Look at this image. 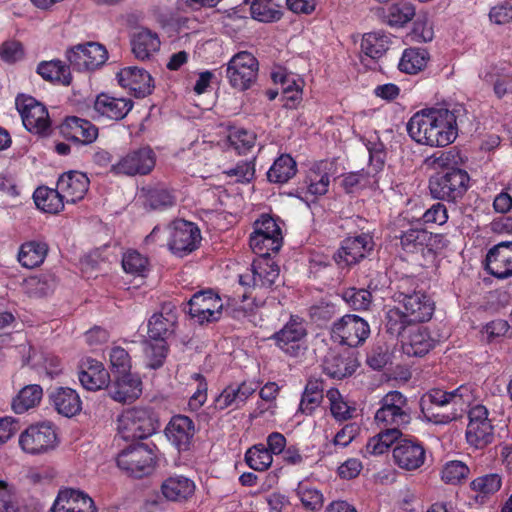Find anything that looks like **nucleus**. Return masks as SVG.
I'll use <instances>...</instances> for the list:
<instances>
[{
	"mask_svg": "<svg viewBox=\"0 0 512 512\" xmlns=\"http://www.w3.org/2000/svg\"><path fill=\"white\" fill-rule=\"evenodd\" d=\"M460 109L428 108L416 112L408 121V135L416 143L430 147H445L458 135L457 118Z\"/></svg>",
	"mask_w": 512,
	"mask_h": 512,
	"instance_id": "nucleus-1",
	"label": "nucleus"
},
{
	"mask_svg": "<svg viewBox=\"0 0 512 512\" xmlns=\"http://www.w3.org/2000/svg\"><path fill=\"white\" fill-rule=\"evenodd\" d=\"M476 400V389L464 384L452 391L433 388L420 398V410L426 421L446 425L460 419Z\"/></svg>",
	"mask_w": 512,
	"mask_h": 512,
	"instance_id": "nucleus-2",
	"label": "nucleus"
},
{
	"mask_svg": "<svg viewBox=\"0 0 512 512\" xmlns=\"http://www.w3.org/2000/svg\"><path fill=\"white\" fill-rule=\"evenodd\" d=\"M394 300L401 307L390 308L386 313L385 328L389 334H400L409 325L429 321L434 313V302L420 291L397 292Z\"/></svg>",
	"mask_w": 512,
	"mask_h": 512,
	"instance_id": "nucleus-3",
	"label": "nucleus"
},
{
	"mask_svg": "<svg viewBox=\"0 0 512 512\" xmlns=\"http://www.w3.org/2000/svg\"><path fill=\"white\" fill-rule=\"evenodd\" d=\"M470 176L464 169L438 171L429 179L433 198L448 202L461 199L468 190Z\"/></svg>",
	"mask_w": 512,
	"mask_h": 512,
	"instance_id": "nucleus-4",
	"label": "nucleus"
},
{
	"mask_svg": "<svg viewBox=\"0 0 512 512\" xmlns=\"http://www.w3.org/2000/svg\"><path fill=\"white\" fill-rule=\"evenodd\" d=\"M379 405L374 415V423L377 427L401 429L410 423L411 412L408 399L400 391H389L381 398Z\"/></svg>",
	"mask_w": 512,
	"mask_h": 512,
	"instance_id": "nucleus-5",
	"label": "nucleus"
},
{
	"mask_svg": "<svg viewBox=\"0 0 512 512\" xmlns=\"http://www.w3.org/2000/svg\"><path fill=\"white\" fill-rule=\"evenodd\" d=\"M157 428L149 408L133 407L124 410L118 417V433L126 441L147 438Z\"/></svg>",
	"mask_w": 512,
	"mask_h": 512,
	"instance_id": "nucleus-6",
	"label": "nucleus"
},
{
	"mask_svg": "<svg viewBox=\"0 0 512 512\" xmlns=\"http://www.w3.org/2000/svg\"><path fill=\"white\" fill-rule=\"evenodd\" d=\"M249 244L252 251L259 256L277 253L283 244L282 231L276 220L264 214L254 223Z\"/></svg>",
	"mask_w": 512,
	"mask_h": 512,
	"instance_id": "nucleus-7",
	"label": "nucleus"
},
{
	"mask_svg": "<svg viewBox=\"0 0 512 512\" xmlns=\"http://www.w3.org/2000/svg\"><path fill=\"white\" fill-rule=\"evenodd\" d=\"M21 449L30 455L48 453L56 448L58 436L51 422H40L30 425L19 436Z\"/></svg>",
	"mask_w": 512,
	"mask_h": 512,
	"instance_id": "nucleus-8",
	"label": "nucleus"
},
{
	"mask_svg": "<svg viewBox=\"0 0 512 512\" xmlns=\"http://www.w3.org/2000/svg\"><path fill=\"white\" fill-rule=\"evenodd\" d=\"M258 60L248 51L235 54L227 64L226 75L230 85L239 91L249 89L256 81Z\"/></svg>",
	"mask_w": 512,
	"mask_h": 512,
	"instance_id": "nucleus-9",
	"label": "nucleus"
},
{
	"mask_svg": "<svg viewBox=\"0 0 512 512\" xmlns=\"http://www.w3.org/2000/svg\"><path fill=\"white\" fill-rule=\"evenodd\" d=\"M25 128L37 135H48L51 120L47 108L31 96L19 95L15 101Z\"/></svg>",
	"mask_w": 512,
	"mask_h": 512,
	"instance_id": "nucleus-10",
	"label": "nucleus"
},
{
	"mask_svg": "<svg viewBox=\"0 0 512 512\" xmlns=\"http://www.w3.org/2000/svg\"><path fill=\"white\" fill-rule=\"evenodd\" d=\"M488 416V409L483 405H475L468 411L466 441L476 449H483L494 439V427Z\"/></svg>",
	"mask_w": 512,
	"mask_h": 512,
	"instance_id": "nucleus-11",
	"label": "nucleus"
},
{
	"mask_svg": "<svg viewBox=\"0 0 512 512\" xmlns=\"http://www.w3.org/2000/svg\"><path fill=\"white\" fill-rule=\"evenodd\" d=\"M66 58L76 71H94L107 61L108 52L98 42H87L69 48L66 51Z\"/></svg>",
	"mask_w": 512,
	"mask_h": 512,
	"instance_id": "nucleus-12",
	"label": "nucleus"
},
{
	"mask_svg": "<svg viewBox=\"0 0 512 512\" xmlns=\"http://www.w3.org/2000/svg\"><path fill=\"white\" fill-rule=\"evenodd\" d=\"M369 324L361 317L347 314L334 322L331 335L332 338L342 345L357 347L369 336Z\"/></svg>",
	"mask_w": 512,
	"mask_h": 512,
	"instance_id": "nucleus-13",
	"label": "nucleus"
},
{
	"mask_svg": "<svg viewBox=\"0 0 512 512\" xmlns=\"http://www.w3.org/2000/svg\"><path fill=\"white\" fill-rule=\"evenodd\" d=\"M155 164L156 155L150 147L146 146L129 151L112 165L111 171L127 176L147 175L153 170Z\"/></svg>",
	"mask_w": 512,
	"mask_h": 512,
	"instance_id": "nucleus-14",
	"label": "nucleus"
},
{
	"mask_svg": "<svg viewBox=\"0 0 512 512\" xmlns=\"http://www.w3.org/2000/svg\"><path fill=\"white\" fill-rule=\"evenodd\" d=\"M153 462L152 450L143 443H137L124 449L117 457L118 467L137 478L148 474Z\"/></svg>",
	"mask_w": 512,
	"mask_h": 512,
	"instance_id": "nucleus-15",
	"label": "nucleus"
},
{
	"mask_svg": "<svg viewBox=\"0 0 512 512\" xmlns=\"http://www.w3.org/2000/svg\"><path fill=\"white\" fill-rule=\"evenodd\" d=\"M189 315L200 325L220 318L223 303L212 290L199 291L189 300Z\"/></svg>",
	"mask_w": 512,
	"mask_h": 512,
	"instance_id": "nucleus-16",
	"label": "nucleus"
},
{
	"mask_svg": "<svg viewBox=\"0 0 512 512\" xmlns=\"http://www.w3.org/2000/svg\"><path fill=\"white\" fill-rule=\"evenodd\" d=\"M373 246V238L369 234L347 237L333 258L339 267H349L364 259L372 251Z\"/></svg>",
	"mask_w": 512,
	"mask_h": 512,
	"instance_id": "nucleus-17",
	"label": "nucleus"
},
{
	"mask_svg": "<svg viewBox=\"0 0 512 512\" xmlns=\"http://www.w3.org/2000/svg\"><path fill=\"white\" fill-rule=\"evenodd\" d=\"M201 241L200 230L192 222L175 221L171 227L169 249L180 257L197 249Z\"/></svg>",
	"mask_w": 512,
	"mask_h": 512,
	"instance_id": "nucleus-18",
	"label": "nucleus"
},
{
	"mask_svg": "<svg viewBox=\"0 0 512 512\" xmlns=\"http://www.w3.org/2000/svg\"><path fill=\"white\" fill-rule=\"evenodd\" d=\"M400 339L403 352L408 356L422 357L435 344L426 328L419 324L409 325L400 334H391Z\"/></svg>",
	"mask_w": 512,
	"mask_h": 512,
	"instance_id": "nucleus-19",
	"label": "nucleus"
},
{
	"mask_svg": "<svg viewBox=\"0 0 512 512\" xmlns=\"http://www.w3.org/2000/svg\"><path fill=\"white\" fill-rule=\"evenodd\" d=\"M178 323L177 307L172 302H165L158 313L148 321V335L151 340L165 341L175 331Z\"/></svg>",
	"mask_w": 512,
	"mask_h": 512,
	"instance_id": "nucleus-20",
	"label": "nucleus"
},
{
	"mask_svg": "<svg viewBox=\"0 0 512 512\" xmlns=\"http://www.w3.org/2000/svg\"><path fill=\"white\" fill-rule=\"evenodd\" d=\"M117 80L122 88L128 89L136 98H144L150 95L154 89L150 73L137 66L122 68L117 73Z\"/></svg>",
	"mask_w": 512,
	"mask_h": 512,
	"instance_id": "nucleus-21",
	"label": "nucleus"
},
{
	"mask_svg": "<svg viewBox=\"0 0 512 512\" xmlns=\"http://www.w3.org/2000/svg\"><path fill=\"white\" fill-rule=\"evenodd\" d=\"M395 464L406 471L420 468L426 459V451L421 442L413 439L400 440L393 449Z\"/></svg>",
	"mask_w": 512,
	"mask_h": 512,
	"instance_id": "nucleus-22",
	"label": "nucleus"
},
{
	"mask_svg": "<svg viewBox=\"0 0 512 512\" xmlns=\"http://www.w3.org/2000/svg\"><path fill=\"white\" fill-rule=\"evenodd\" d=\"M306 334L303 321L299 317L292 316L281 330L274 333L272 339L286 354L297 356L301 349L300 342Z\"/></svg>",
	"mask_w": 512,
	"mask_h": 512,
	"instance_id": "nucleus-23",
	"label": "nucleus"
},
{
	"mask_svg": "<svg viewBox=\"0 0 512 512\" xmlns=\"http://www.w3.org/2000/svg\"><path fill=\"white\" fill-rule=\"evenodd\" d=\"M133 106L134 102L130 98L100 93L96 96L93 109L98 117L119 121L128 115Z\"/></svg>",
	"mask_w": 512,
	"mask_h": 512,
	"instance_id": "nucleus-24",
	"label": "nucleus"
},
{
	"mask_svg": "<svg viewBox=\"0 0 512 512\" xmlns=\"http://www.w3.org/2000/svg\"><path fill=\"white\" fill-rule=\"evenodd\" d=\"M78 379L84 389L98 391L108 386L110 375L100 361L87 357L79 364Z\"/></svg>",
	"mask_w": 512,
	"mask_h": 512,
	"instance_id": "nucleus-25",
	"label": "nucleus"
},
{
	"mask_svg": "<svg viewBox=\"0 0 512 512\" xmlns=\"http://www.w3.org/2000/svg\"><path fill=\"white\" fill-rule=\"evenodd\" d=\"M108 395L119 403H132L142 394V381L138 375L122 373L106 387Z\"/></svg>",
	"mask_w": 512,
	"mask_h": 512,
	"instance_id": "nucleus-26",
	"label": "nucleus"
},
{
	"mask_svg": "<svg viewBox=\"0 0 512 512\" xmlns=\"http://www.w3.org/2000/svg\"><path fill=\"white\" fill-rule=\"evenodd\" d=\"M486 269L499 279L512 276V242H500L488 251Z\"/></svg>",
	"mask_w": 512,
	"mask_h": 512,
	"instance_id": "nucleus-27",
	"label": "nucleus"
},
{
	"mask_svg": "<svg viewBox=\"0 0 512 512\" xmlns=\"http://www.w3.org/2000/svg\"><path fill=\"white\" fill-rule=\"evenodd\" d=\"M59 130L67 140L81 144H90L98 137V128L94 124L76 116L67 117Z\"/></svg>",
	"mask_w": 512,
	"mask_h": 512,
	"instance_id": "nucleus-28",
	"label": "nucleus"
},
{
	"mask_svg": "<svg viewBox=\"0 0 512 512\" xmlns=\"http://www.w3.org/2000/svg\"><path fill=\"white\" fill-rule=\"evenodd\" d=\"M168 440L179 450L189 449L195 435V425L192 419L185 415L173 416L166 429Z\"/></svg>",
	"mask_w": 512,
	"mask_h": 512,
	"instance_id": "nucleus-29",
	"label": "nucleus"
},
{
	"mask_svg": "<svg viewBox=\"0 0 512 512\" xmlns=\"http://www.w3.org/2000/svg\"><path fill=\"white\" fill-rule=\"evenodd\" d=\"M89 183L90 181L86 174L78 171H69L59 177L57 187L67 203H76L86 195Z\"/></svg>",
	"mask_w": 512,
	"mask_h": 512,
	"instance_id": "nucleus-30",
	"label": "nucleus"
},
{
	"mask_svg": "<svg viewBox=\"0 0 512 512\" xmlns=\"http://www.w3.org/2000/svg\"><path fill=\"white\" fill-rule=\"evenodd\" d=\"M51 510L52 512H96L92 498L75 489L60 491Z\"/></svg>",
	"mask_w": 512,
	"mask_h": 512,
	"instance_id": "nucleus-31",
	"label": "nucleus"
},
{
	"mask_svg": "<svg viewBox=\"0 0 512 512\" xmlns=\"http://www.w3.org/2000/svg\"><path fill=\"white\" fill-rule=\"evenodd\" d=\"M49 401L54 409L65 417H72L82 409L78 393L69 387H57L49 393Z\"/></svg>",
	"mask_w": 512,
	"mask_h": 512,
	"instance_id": "nucleus-32",
	"label": "nucleus"
},
{
	"mask_svg": "<svg viewBox=\"0 0 512 512\" xmlns=\"http://www.w3.org/2000/svg\"><path fill=\"white\" fill-rule=\"evenodd\" d=\"M328 163L321 161L315 163L308 170L303 186L300 189L311 196H322L328 192L330 185V175L328 172Z\"/></svg>",
	"mask_w": 512,
	"mask_h": 512,
	"instance_id": "nucleus-33",
	"label": "nucleus"
},
{
	"mask_svg": "<svg viewBox=\"0 0 512 512\" xmlns=\"http://www.w3.org/2000/svg\"><path fill=\"white\" fill-rule=\"evenodd\" d=\"M163 496L170 501H185L195 492V483L182 475L167 478L161 485Z\"/></svg>",
	"mask_w": 512,
	"mask_h": 512,
	"instance_id": "nucleus-34",
	"label": "nucleus"
},
{
	"mask_svg": "<svg viewBox=\"0 0 512 512\" xmlns=\"http://www.w3.org/2000/svg\"><path fill=\"white\" fill-rule=\"evenodd\" d=\"M259 260L252 263L251 267L255 274L256 284L259 288H271L276 285L279 279V266L269 256H260Z\"/></svg>",
	"mask_w": 512,
	"mask_h": 512,
	"instance_id": "nucleus-35",
	"label": "nucleus"
},
{
	"mask_svg": "<svg viewBox=\"0 0 512 512\" xmlns=\"http://www.w3.org/2000/svg\"><path fill=\"white\" fill-rule=\"evenodd\" d=\"M323 372L334 379H343L352 375L355 365L351 359L344 358L335 350H330L323 361Z\"/></svg>",
	"mask_w": 512,
	"mask_h": 512,
	"instance_id": "nucleus-36",
	"label": "nucleus"
},
{
	"mask_svg": "<svg viewBox=\"0 0 512 512\" xmlns=\"http://www.w3.org/2000/svg\"><path fill=\"white\" fill-rule=\"evenodd\" d=\"M48 253V245L43 241H28L21 245L18 260L23 267L35 268L40 266Z\"/></svg>",
	"mask_w": 512,
	"mask_h": 512,
	"instance_id": "nucleus-37",
	"label": "nucleus"
},
{
	"mask_svg": "<svg viewBox=\"0 0 512 512\" xmlns=\"http://www.w3.org/2000/svg\"><path fill=\"white\" fill-rule=\"evenodd\" d=\"M131 45L135 57L140 60H145L159 50L160 40L156 33L144 29L133 36Z\"/></svg>",
	"mask_w": 512,
	"mask_h": 512,
	"instance_id": "nucleus-38",
	"label": "nucleus"
},
{
	"mask_svg": "<svg viewBox=\"0 0 512 512\" xmlns=\"http://www.w3.org/2000/svg\"><path fill=\"white\" fill-rule=\"evenodd\" d=\"M425 164L432 170L450 171L461 169L463 158L455 147L433 153L425 159Z\"/></svg>",
	"mask_w": 512,
	"mask_h": 512,
	"instance_id": "nucleus-39",
	"label": "nucleus"
},
{
	"mask_svg": "<svg viewBox=\"0 0 512 512\" xmlns=\"http://www.w3.org/2000/svg\"><path fill=\"white\" fill-rule=\"evenodd\" d=\"M37 73L47 81L70 85L72 76L70 67L61 60L43 61L37 67Z\"/></svg>",
	"mask_w": 512,
	"mask_h": 512,
	"instance_id": "nucleus-40",
	"label": "nucleus"
},
{
	"mask_svg": "<svg viewBox=\"0 0 512 512\" xmlns=\"http://www.w3.org/2000/svg\"><path fill=\"white\" fill-rule=\"evenodd\" d=\"M144 206L149 210H164L175 204V197L162 186L141 189Z\"/></svg>",
	"mask_w": 512,
	"mask_h": 512,
	"instance_id": "nucleus-41",
	"label": "nucleus"
},
{
	"mask_svg": "<svg viewBox=\"0 0 512 512\" xmlns=\"http://www.w3.org/2000/svg\"><path fill=\"white\" fill-rule=\"evenodd\" d=\"M36 206L44 212L56 214L64 208L65 198L56 189L37 188L33 194Z\"/></svg>",
	"mask_w": 512,
	"mask_h": 512,
	"instance_id": "nucleus-42",
	"label": "nucleus"
},
{
	"mask_svg": "<svg viewBox=\"0 0 512 512\" xmlns=\"http://www.w3.org/2000/svg\"><path fill=\"white\" fill-rule=\"evenodd\" d=\"M43 397L40 385L30 384L23 387L12 401V409L17 414H23L37 406Z\"/></svg>",
	"mask_w": 512,
	"mask_h": 512,
	"instance_id": "nucleus-43",
	"label": "nucleus"
},
{
	"mask_svg": "<svg viewBox=\"0 0 512 512\" xmlns=\"http://www.w3.org/2000/svg\"><path fill=\"white\" fill-rule=\"evenodd\" d=\"M297 172L295 160L288 154L279 156L267 172V178L272 183L288 182Z\"/></svg>",
	"mask_w": 512,
	"mask_h": 512,
	"instance_id": "nucleus-44",
	"label": "nucleus"
},
{
	"mask_svg": "<svg viewBox=\"0 0 512 512\" xmlns=\"http://www.w3.org/2000/svg\"><path fill=\"white\" fill-rule=\"evenodd\" d=\"M429 59L430 55L426 49L407 48L402 54L398 67L404 73L416 74L426 67Z\"/></svg>",
	"mask_w": 512,
	"mask_h": 512,
	"instance_id": "nucleus-45",
	"label": "nucleus"
},
{
	"mask_svg": "<svg viewBox=\"0 0 512 512\" xmlns=\"http://www.w3.org/2000/svg\"><path fill=\"white\" fill-rule=\"evenodd\" d=\"M390 37L384 32H371L363 36L361 49L372 59L383 56L390 46Z\"/></svg>",
	"mask_w": 512,
	"mask_h": 512,
	"instance_id": "nucleus-46",
	"label": "nucleus"
},
{
	"mask_svg": "<svg viewBox=\"0 0 512 512\" xmlns=\"http://www.w3.org/2000/svg\"><path fill=\"white\" fill-rule=\"evenodd\" d=\"M432 239V233L425 229L410 228L400 236L402 248L409 253L422 250Z\"/></svg>",
	"mask_w": 512,
	"mask_h": 512,
	"instance_id": "nucleus-47",
	"label": "nucleus"
},
{
	"mask_svg": "<svg viewBox=\"0 0 512 512\" xmlns=\"http://www.w3.org/2000/svg\"><path fill=\"white\" fill-rule=\"evenodd\" d=\"M375 288L376 285L373 286L372 281H370L367 285V289L351 287L344 290L342 298L353 310H367L372 303L370 289Z\"/></svg>",
	"mask_w": 512,
	"mask_h": 512,
	"instance_id": "nucleus-48",
	"label": "nucleus"
},
{
	"mask_svg": "<svg viewBox=\"0 0 512 512\" xmlns=\"http://www.w3.org/2000/svg\"><path fill=\"white\" fill-rule=\"evenodd\" d=\"M143 352L147 366L152 369H158L164 364L168 353V345L165 341L150 339L143 343Z\"/></svg>",
	"mask_w": 512,
	"mask_h": 512,
	"instance_id": "nucleus-49",
	"label": "nucleus"
},
{
	"mask_svg": "<svg viewBox=\"0 0 512 512\" xmlns=\"http://www.w3.org/2000/svg\"><path fill=\"white\" fill-rule=\"evenodd\" d=\"M245 461L251 469L265 471L271 466L273 457L263 444H257L246 451Z\"/></svg>",
	"mask_w": 512,
	"mask_h": 512,
	"instance_id": "nucleus-50",
	"label": "nucleus"
},
{
	"mask_svg": "<svg viewBox=\"0 0 512 512\" xmlns=\"http://www.w3.org/2000/svg\"><path fill=\"white\" fill-rule=\"evenodd\" d=\"M228 141L235 151L245 154L254 146L256 135L244 128H233L229 131Z\"/></svg>",
	"mask_w": 512,
	"mask_h": 512,
	"instance_id": "nucleus-51",
	"label": "nucleus"
},
{
	"mask_svg": "<svg viewBox=\"0 0 512 512\" xmlns=\"http://www.w3.org/2000/svg\"><path fill=\"white\" fill-rule=\"evenodd\" d=\"M330 402V411L333 417L338 421H345L352 418L355 408L350 407L343 401L337 389H329L326 394Z\"/></svg>",
	"mask_w": 512,
	"mask_h": 512,
	"instance_id": "nucleus-52",
	"label": "nucleus"
},
{
	"mask_svg": "<svg viewBox=\"0 0 512 512\" xmlns=\"http://www.w3.org/2000/svg\"><path fill=\"white\" fill-rule=\"evenodd\" d=\"M502 486V476L498 473H489L475 478L470 487L473 491L483 495L496 493Z\"/></svg>",
	"mask_w": 512,
	"mask_h": 512,
	"instance_id": "nucleus-53",
	"label": "nucleus"
},
{
	"mask_svg": "<svg viewBox=\"0 0 512 512\" xmlns=\"http://www.w3.org/2000/svg\"><path fill=\"white\" fill-rule=\"evenodd\" d=\"M251 16L260 22H273L281 18L282 13L275 8L271 0H263L260 2H252L250 7Z\"/></svg>",
	"mask_w": 512,
	"mask_h": 512,
	"instance_id": "nucleus-54",
	"label": "nucleus"
},
{
	"mask_svg": "<svg viewBox=\"0 0 512 512\" xmlns=\"http://www.w3.org/2000/svg\"><path fill=\"white\" fill-rule=\"evenodd\" d=\"M296 493L306 509L316 511L323 505L322 493L319 490L310 487L307 483H299Z\"/></svg>",
	"mask_w": 512,
	"mask_h": 512,
	"instance_id": "nucleus-55",
	"label": "nucleus"
},
{
	"mask_svg": "<svg viewBox=\"0 0 512 512\" xmlns=\"http://www.w3.org/2000/svg\"><path fill=\"white\" fill-rule=\"evenodd\" d=\"M415 8L410 3H398L389 8L388 21L392 26H403L413 19Z\"/></svg>",
	"mask_w": 512,
	"mask_h": 512,
	"instance_id": "nucleus-56",
	"label": "nucleus"
},
{
	"mask_svg": "<svg viewBox=\"0 0 512 512\" xmlns=\"http://www.w3.org/2000/svg\"><path fill=\"white\" fill-rule=\"evenodd\" d=\"M470 470L461 461H450L445 464L441 472V478L445 483L458 484L467 478Z\"/></svg>",
	"mask_w": 512,
	"mask_h": 512,
	"instance_id": "nucleus-57",
	"label": "nucleus"
},
{
	"mask_svg": "<svg viewBox=\"0 0 512 512\" xmlns=\"http://www.w3.org/2000/svg\"><path fill=\"white\" fill-rule=\"evenodd\" d=\"M148 261L135 250L127 251L122 258V267L125 272L143 276L147 270Z\"/></svg>",
	"mask_w": 512,
	"mask_h": 512,
	"instance_id": "nucleus-58",
	"label": "nucleus"
},
{
	"mask_svg": "<svg viewBox=\"0 0 512 512\" xmlns=\"http://www.w3.org/2000/svg\"><path fill=\"white\" fill-rule=\"evenodd\" d=\"M20 507L12 485L0 480V512H19Z\"/></svg>",
	"mask_w": 512,
	"mask_h": 512,
	"instance_id": "nucleus-59",
	"label": "nucleus"
},
{
	"mask_svg": "<svg viewBox=\"0 0 512 512\" xmlns=\"http://www.w3.org/2000/svg\"><path fill=\"white\" fill-rule=\"evenodd\" d=\"M109 358L112 368L116 369L119 374L130 373L131 359L124 348L120 346L111 348Z\"/></svg>",
	"mask_w": 512,
	"mask_h": 512,
	"instance_id": "nucleus-60",
	"label": "nucleus"
},
{
	"mask_svg": "<svg viewBox=\"0 0 512 512\" xmlns=\"http://www.w3.org/2000/svg\"><path fill=\"white\" fill-rule=\"evenodd\" d=\"M422 219L426 224L443 225L448 220V211L444 204L438 202L433 204L423 214Z\"/></svg>",
	"mask_w": 512,
	"mask_h": 512,
	"instance_id": "nucleus-61",
	"label": "nucleus"
},
{
	"mask_svg": "<svg viewBox=\"0 0 512 512\" xmlns=\"http://www.w3.org/2000/svg\"><path fill=\"white\" fill-rule=\"evenodd\" d=\"M193 378L198 382L196 391L192 394L189 399V407L191 410H198L207 399V383L205 378L199 374H194Z\"/></svg>",
	"mask_w": 512,
	"mask_h": 512,
	"instance_id": "nucleus-62",
	"label": "nucleus"
},
{
	"mask_svg": "<svg viewBox=\"0 0 512 512\" xmlns=\"http://www.w3.org/2000/svg\"><path fill=\"white\" fill-rule=\"evenodd\" d=\"M490 20L497 25H504L512 21V1H505L491 8Z\"/></svg>",
	"mask_w": 512,
	"mask_h": 512,
	"instance_id": "nucleus-63",
	"label": "nucleus"
},
{
	"mask_svg": "<svg viewBox=\"0 0 512 512\" xmlns=\"http://www.w3.org/2000/svg\"><path fill=\"white\" fill-rule=\"evenodd\" d=\"M494 92L498 98L512 94V73L502 72L497 74L494 82Z\"/></svg>",
	"mask_w": 512,
	"mask_h": 512,
	"instance_id": "nucleus-64",
	"label": "nucleus"
}]
</instances>
